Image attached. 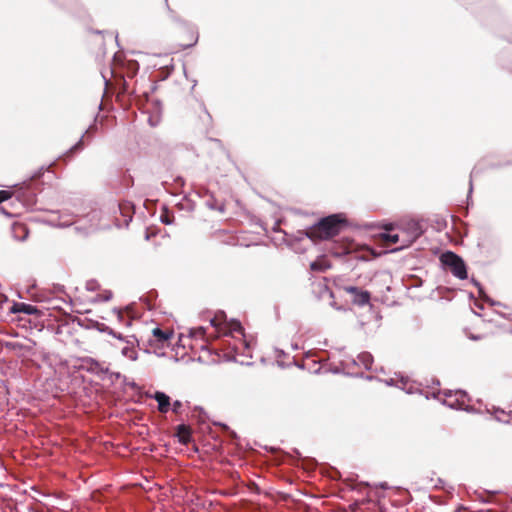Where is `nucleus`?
<instances>
[{
	"instance_id": "obj_44",
	"label": "nucleus",
	"mask_w": 512,
	"mask_h": 512,
	"mask_svg": "<svg viewBox=\"0 0 512 512\" xmlns=\"http://www.w3.org/2000/svg\"><path fill=\"white\" fill-rule=\"evenodd\" d=\"M433 384L439 385L440 382L438 380L434 381Z\"/></svg>"
},
{
	"instance_id": "obj_7",
	"label": "nucleus",
	"mask_w": 512,
	"mask_h": 512,
	"mask_svg": "<svg viewBox=\"0 0 512 512\" xmlns=\"http://www.w3.org/2000/svg\"><path fill=\"white\" fill-rule=\"evenodd\" d=\"M11 313H24L27 315H35L38 313L37 307L23 303V302H15L10 308Z\"/></svg>"
},
{
	"instance_id": "obj_1",
	"label": "nucleus",
	"mask_w": 512,
	"mask_h": 512,
	"mask_svg": "<svg viewBox=\"0 0 512 512\" xmlns=\"http://www.w3.org/2000/svg\"><path fill=\"white\" fill-rule=\"evenodd\" d=\"M409 395H418L425 400L430 398L440 401L442 404L458 410H467L471 397L462 389L456 390H438L435 386H422L421 388L415 386H398Z\"/></svg>"
},
{
	"instance_id": "obj_37",
	"label": "nucleus",
	"mask_w": 512,
	"mask_h": 512,
	"mask_svg": "<svg viewBox=\"0 0 512 512\" xmlns=\"http://www.w3.org/2000/svg\"><path fill=\"white\" fill-rule=\"evenodd\" d=\"M376 486L382 488V489H388V484L386 482H380Z\"/></svg>"
},
{
	"instance_id": "obj_35",
	"label": "nucleus",
	"mask_w": 512,
	"mask_h": 512,
	"mask_svg": "<svg viewBox=\"0 0 512 512\" xmlns=\"http://www.w3.org/2000/svg\"><path fill=\"white\" fill-rule=\"evenodd\" d=\"M0 387L3 389V391H5V392H7L8 394H10V393H11L10 388H15L16 386H7V385H4V386H0Z\"/></svg>"
},
{
	"instance_id": "obj_43",
	"label": "nucleus",
	"mask_w": 512,
	"mask_h": 512,
	"mask_svg": "<svg viewBox=\"0 0 512 512\" xmlns=\"http://www.w3.org/2000/svg\"><path fill=\"white\" fill-rule=\"evenodd\" d=\"M94 126H90L88 130H86V133H89L90 130H92Z\"/></svg>"
},
{
	"instance_id": "obj_13",
	"label": "nucleus",
	"mask_w": 512,
	"mask_h": 512,
	"mask_svg": "<svg viewBox=\"0 0 512 512\" xmlns=\"http://www.w3.org/2000/svg\"><path fill=\"white\" fill-rule=\"evenodd\" d=\"M354 304L364 306L370 301V293L368 291L360 290L354 297H352Z\"/></svg>"
},
{
	"instance_id": "obj_21",
	"label": "nucleus",
	"mask_w": 512,
	"mask_h": 512,
	"mask_svg": "<svg viewBox=\"0 0 512 512\" xmlns=\"http://www.w3.org/2000/svg\"><path fill=\"white\" fill-rule=\"evenodd\" d=\"M495 419L502 423H509V415L505 413V411L501 409H495L494 410Z\"/></svg>"
},
{
	"instance_id": "obj_3",
	"label": "nucleus",
	"mask_w": 512,
	"mask_h": 512,
	"mask_svg": "<svg viewBox=\"0 0 512 512\" xmlns=\"http://www.w3.org/2000/svg\"><path fill=\"white\" fill-rule=\"evenodd\" d=\"M343 221L339 214L327 216L313 225L307 236L311 239H329L340 232Z\"/></svg>"
},
{
	"instance_id": "obj_25",
	"label": "nucleus",
	"mask_w": 512,
	"mask_h": 512,
	"mask_svg": "<svg viewBox=\"0 0 512 512\" xmlns=\"http://www.w3.org/2000/svg\"><path fill=\"white\" fill-rule=\"evenodd\" d=\"M83 138H84V135H82V137L79 139V141L69 149L68 153H73L77 150H81L83 147Z\"/></svg>"
},
{
	"instance_id": "obj_11",
	"label": "nucleus",
	"mask_w": 512,
	"mask_h": 512,
	"mask_svg": "<svg viewBox=\"0 0 512 512\" xmlns=\"http://www.w3.org/2000/svg\"><path fill=\"white\" fill-rule=\"evenodd\" d=\"M176 436L181 444H188L191 441V429L185 424H180L176 428Z\"/></svg>"
},
{
	"instance_id": "obj_42",
	"label": "nucleus",
	"mask_w": 512,
	"mask_h": 512,
	"mask_svg": "<svg viewBox=\"0 0 512 512\" xmlns=\"http://www.w3.org/2000/svg\"><path fill=\"white\" fill-rule=\"evenodd\" d=\"M472 192V180H470V187H469V193Z\"/></svg>"
},
{
	"instance_id": "obj_27",
	"label": "nucleus",
	"mask_w": 512,
	"mask_h": 512,
	"mask_svg": "<svg viewBox=\"0 0 512 512\" xmlns=\"http://www.w3.org/2000/svg\"><path fill=\"white\" fill-rule=\"evenodd\" d=\"M194 410L195 411H199V419L204 422L206 419H207V414L206 412L204 411V409L200 406H195L194 407Z\"/></svg>"
},
{
	"instance_id": "obj_30",
	"label": "nucleus",
	"mask_w": 512,
	"mask_h": 512,
	"mask_svg": "<svg viewBox=\"0 0 512 512\" xmlns=\"http://www.w3.org/2000/svg\"><path fill=\"white\" fill-rule=\"evenodd\" d=\"M344 290L354 297L361 289H359V288H357L355 286H346L344 288Z\"/></svg>"
},
{
	"instance_id": "obj_22",
	"label": "nucleus",
	"mask_w": 512,
	"mask_h": 512,
	"mask_svg": "<svg viewBox=\"0 0 512 512\" xmlns=\"http://www.w3.org/2000/svg\"><path fill=\"white\" fill-rule=\"evenodd\" d=\"M382 237L385 241L396 244L400 240L399 234H390V233H384L382 234Z\"/></svg>"
},
{
	"instance_id": "obj_32",
	"label": "nucleus",
	"mask_w": 512,
	"mask_h": 512,
	"mask_svg": "<svg viewBox=\"0 0 512 512\" xmlns=\"http://www.w3.org/2000/svg\"><path fill=\"white\" fill-rule=\"evenodd\" d=\"M11 194L8 191L1 190L0 191V203L10 198Z\"/></svg>"
},
{
	"instance_id": "obj_2",
	"label": "nucleus",
	"mask_w": 512,
	"mask_h": 512,
	"mask_svg": "<svg viewBox=\"0 0 512 512\" xmlns=\"http://www.w3.org/2000/svg\"><path fill=\"white\" fill-rule=\"evenodd\" d=\"M102 213L100 210L92 209L85 215H77V219H72L70 214L62 213L58 220H50L55 227H69L75 224V230L83 235L89 234L100 227Z\"/></svg>"
},
{
	"instance_id": "obj_38",
	"label": "nucleus",
	"mask_w": 512,
	"mask_h": 512,
	"mask_svg": "<svg viewBox=\"0 0 512 512\" xmlns=\"http://www.w3.org/2000/svg\"><path fill=\"white\" fill-rule=\"evenodd\" d=\"M107 332L109 335L113 336V337H116V332L110 328H107Z\"/></svg>"
},
{
	"instance_id": "obj_9",
	"label": "nucleus",
	"mask_w": 512,
	"mask_h": 512,
	"mask_svg": "<svg viewBox=\"0 0 512 512\" xmlns=\"http://www.w3.org/2000/svg\"><path fill=\"white\" fill-rule=\"evenodd\" d=\"M87 365H88L87 370L90 371L91 373L98 375L101 380H102V376L108 375V368L104 367L103 364H101L93 359H90L87 362Z\"/></svg>"
},
{
	"instance_id": "obj_24",
	"label": "nucleus",
	"mask_w": 512,
	"mask_h": 512,
	"mask_svg": "<svg viewBox=\"0 0 512 512\" xmlns=\"http://www.w3.org/2000/svg\"><path fill=\"white\" fill-rule=\"evenodd\" d=\"M17 231H21L23 233V236L20 239L25 240L28 235V232H27L25 226L22 224L15 225L14 232L16 233Z\"/></svg>"
},
{
	"instance_id": "obj_4",
	"label": "nucleus",
	"mask_w": 512,
	"mask_h": 512,
	"mask_svg": "<svg viewBox=\"0 0 512 512\" xmlns=\"http://www.w3.org/2000/svg\"><path fill=\"white\" fill-rule=\"evenodd\" d=\"M442 265L458 279L467 278V268L463 259L451 251H446L440 256Z\"/></svg>"
},
{
	"instance_id": "obj_36",
	"label": "nucleus",
	"mask_w": 512,
	"mask_h": 512,
	"mask_svg": "<svg viewBox=\"0 0 512 512\" xmlns=\"http://www.w3.org/2000/svg\"><path fill=\"white\" fill-rule=\"evenodd\" d=\"M161 221H162L163 223H165V224H170V223H171V221H170V219H169V217H168V216H163V215H162V216H161Z\"/></svg>"
},
{
	"instance_id": "obj_19",
	"label": "nucleus",
	"mask_w": 512,
	"mask_h": 512,
	"mask_svg": "<svg viewBox=\"0 0 512 512\" xmlns=\"http://www.w3.org/2000/svg\"><path fill=\"white\" fill-rule=\"evenodd\" d=\"M328 267H329V265H327V263L324 259L314 261L310 265L311 270H314V271H324Z\"/></svg>"
},
{
	"instance_id": "obj_39",
	"label": "nucleus",
	"mask_w": 512,
	"mask_h": 512,
	"mask_svg": "<svg viewBox=\"0 0 512 512\" xmlns=\"http://www.w3.org/2000/svg\"><path fill=\"white\" fill-rule=\"evenodd\" d=\"M114 313H116V315L119 318V320H121V318H122L121 312L119 310H117V309H114Z\"/></svg>"
},
{
	"instance_id": "obj_16",
	"label": "nucleus",
	"mask_w": 512,
	"mask_h": 512,
	"mask_svg": "<svg viewBox=\"0 0 512 512\" xmlns=\"http://www.w3.org/2000/svg\"><path fill=\"white\" fill-rule=\"evenodd\" d=\"M206 206L211 209V210H217L221 213H223L225 211V206L223 203H220L218 202L216 199H214L213 197L209 198L208 200H206L205 202Z\"/></svg>"
},
{
	"instance_id": "obj_10",
	"label": "nucleus",
	"mask_w": 512,
	"mask_h": 512,
	"mask_svg": "<svg viewBox=\"0 0 512 512\" xmlns=\"http://www.w3.org/2000/svg\"><path fill=\"white\" fill-rule=\"evenodd\" d=\"M154 399L158 403V409L160 412L166 413L170 409V397L166 395L164 392H156L154 395Z\"/></svg>"
},
{
	"instance_id": "obj_26",
	"label": "nucleus",
	"mask_w": 512,
	"mask_h": 512,
	"mask_svg": "<svg viewBox=\"0 0 512 512\" xmlns=\"http://www.w3.org/2000/svg\"><path fill=\"white\" fill-rule=\"evenodd\" d=\"M475 284L479 287V293H480L481 298L484 301L489 302L491 305H495L496 302L492 301L487 295L484 294L482 288L480 287V284L478 282H475Z\"/></svg>"
},
{
	"instance_id": "obj_6",
	"label": "nucleus",
	"mask_w": 512,
	"mask_h": 512,
	"mask_svg": "<svg viewBox=\"0 0 512 512\" xmlns=\"http://www.w3.org/2000/svg\"><path fill=\"white\" fill-rule=\"evenodd\" d=\"M349 362H351L353 365H357V366L362 365L365 367V369L370 370L372 363H373V356L368 352H363L357 356V359H351V361H342L341 362L342 369H340L339 367H334L333 369H328L327 366L324 365V366H321L317 370V372H319L320 370H322L324 373L331 371L334 374L344 372L346 367H348Z\"/></svg>"
},
{
	"instance_id": "obj_15",
	"label": "nucleus",
	"mask_w": 512,
	"mask_h": 512,
	"mask_svg": "<svg viewBox=\"0 0 512 512\" xmlns=\"http://www.w3.org/2000/svg\"><path fill=\"white\" fill-rule=\"evenodd\" d=\"M189 337L195 340L201 339V340H207L206 335V328L200 326L197 328H191L189 330Z\"/></svg>"
},
{
	"instance_id": "obj_18",
	"label": "nucleus",
	"mask_w": 512,
	"mask_h": 512,
	"mask_svg": "<svg viewBox=\"0 0 512 512\" xmlns=\"http://www.w3.org/2000/svg\"><path fill=\"white\" fill-rule=\"evenodd\" d=\"M153 335L157 338L158 341L164 343L172 336V333L164 332L160 328H155L153 329Z\"/></svg>"
},
{
	"instance_id": "obj_40",
	"label": "nucleus",
	"mask_w": 512,
	"mask_h": 512,
	"mask_svg": "<svg viewBox=\"0 0 512 512\" xmlns=\"http://www.w3.org/2000/svg\"><path fill=\"white\" fill-rule=\"evenodd\" d=\"M325 292L329 295V297H333V294L331 291H329L327 288L325 289Z\"/></svg>"
},
{
	"instance_id": "obj_23",
	"label": "nucleus",
	"mask_w": 512,
	"mask_h": 512,
	"mask_svg": "<svg viewBox=\"0 0 512 512\" xmlns=\"http://www.w3.org/2000/svg\"><path fill=\"white\" fill-rule=\"evenodd\" d=\"M213 424L222 427L223 430H225L227 433H229V435L231 437H233V438L237 437L236 433L233 430H231L226 424L221 423V422H213Z\"/></svg>"
},
{
	"instance_id": "obj_34",
	"label": "nucleus",
	"mask_w": 512,
	"mask_h": 512,
	"mask_svg": "<svg viewBox=\"0 0 512 512\" xmlns=\"http://www.w3.org/2000/svg\"><path fill=\"white\" fill-rule=\"evenodd\" d=\"M360 376H361V378H363L364 380H367V381L374 380V377L371 374H367L365 376L363 374H361Z\"/></svg>"
},
{
	"instance_id": "obj_8",
	"label": "nucleus",
	"mask_w": 512,
	"mask_h": 512,
	"mask_svg": "<svg viewBox=\"0 0 512 512\" xmlns=\"http://www.w3.org/2000/svg\"><path fill=\"white\" fill-rule=\"evenodd\" d=\"M407 229L409 231V239L406 241L407 243L406 244L403 243L401 247L410 245L422 234V229L417 222L412 221V222L408 223Z\"/></svg>"
},
{
	"instance_id": "obj_45",
	"label": "nucleus",
	"mask_w": 512,
	"mask_h": 512,
	"mask_svg": "<svg viewBox=\"0 0 512 512\" xmlns=\"http://www.w3.org/2000/svg\"><path fill=\"white\" fill-rule=\"evenodd\" d=\"M30 512H38V511H36V510H32V509H31V510H30Z\"/></svg>"
},
{
	"instance_id": "obj_12",
	"label": "nucleus",
	"mask_w": 512,
	"mask_h": 512,
	"mask_svg": "<svg viewBox=\"0 0 512 512\" xmlns=\"http://www.w3.org/2000/svg\"><path fill=\"white\" fill-rule=\"evenodd\" d=\"M227 317L224 312L217 313L213 318L210 319V325L214 327L217 331L222 330V326L227 323Z\"/></svg>"
},
{
	"instance_id": "obj_14",
	"label": "nucleus",
	"mask_w": 512,
	"mask_h": 512,
	"mask_svg": "<svg viewBox=\"0 0 512 512\" xmlns=\"http://www.w3.org/2000/svg\"><path fill=\"white\" fill-rule=\"evenodd\" d=\"M396 378H388V379H379L383 384H396L397 382H401V384H408L410 379L408 376H404L402 373H395Z\"/></svg>"
},
{
	"instance_id": "obj_28",
	"label": "nucleus",
	"mask_w": 512,
	"mask_h": 512,
	"mask_svg": "<svg viewBox=\"0 0 512 512\" xmlns=\"http://www.w3.org/2000/svg\"><path fill=\"white\" fill-rule=\"evenodd\" d=\"M170 407L174 413L178 414L181 410L182 403H181V401L176 400L173 402V404Z\"/></svg>"
},
{
	"instance_id": "obj_5",
	"label": "nucleus",
	"mask_w": 512,
	"mask_h": 512,
	"mask_svg": "<svg viewBox=\"0 0 512 512\" xmlns=\"http://www.w3.org/2000/svg\"><path fill=\"white\" fill-rule=\"evenodd\" d=\"M218 333H223L225 335H231L234 337V333L239 334L242 338L239 341L238 344H234L232 349L236 354H238L242 349L243 350H249L250 344L247 342V340L244 338L243 334V328L240 324V322L236 320H230L227 323H225L224 326H222V330H219Z\"/></svg>"
},
{
	"instance_id": "obj_41",
	"label": "nucleus",
	"mask_w": 512,
	"mask_h": 512,
	"mask_svg": "<svg viewBox=\"0 0 512 512\" xmlns=\"http://www.w3.org/2000/svg\"><path fill=\"white\" fill-rule=\"evenodd\" d=\"M115 338H117V339H119V340H123L122 335H121V334H118V333H116V337H115Z\"/></svg>"
},
{
	"instance_id": "obj_29",
	"label": "nucleus",
	"mask_w": 512,
	"mask_h": 512,
	"mask_svg": "<svg viewBox=\"0 0 512 512\" xmlns=\"http://www.w3.org/2000/svg\"><path fill=\"white\" fill-rule=\"evenodd\" d=\"M344 290L354 297L361 289H359V288H357L355 286H346L344 288Z\"/></svg>"
},
{
	"instance_id": "obj_20",
	"label": "nucleus",
	"mask_w": 512,
	"mask_h": 512,
	"mask_svg": "<svg viewBox=\"0 0 512 512\" xmlns=\"http://www.w3.org/2000/svg\"><path fill=\"white\" fill-rule=\"evenodd\" d=\"M123 378V376L118 372H110L108 370V375L102 376L103 381H110L111 383H114L116 381H120Z\"/></svg>"
},
{
	"instance_id": "obj_31",
	"label": "nucleus",
	"mask_w": 512,
	"mask_h": 512,
	"mask_svg": "<svg viewBox=\"0 0 512 512\" xmlns=\"http://www.w3.org/2000/svg\"><path fill=\"white\" fill-rule=\"evenodd\" d=\"M112 298V292L111 291H105L103 295L98 296L99 301H109Z\"/></svg>"
},
{
	"instance_id": "obj_17",
	"label": "nucleus",
	"mask_w": 512,
	"mask_h": 512,
	"mask_svg": "<svg viewBox=\"0 0 512 512\" xmlns=\"http://www.w3.org/2000/svg\"><path fill=\"white\" fill-rule=\"evenodd\" d=\"M121 353L124 357L130 359V360H136L137 359V351L133 346L126 345L122 348Z\"/></svg>"
},
{
	"instance_id": "obj_33",
	"label": "nucleus",
	"mask_w": 512,
	"mask_h": 512,
	"mask_svg": "<svg viewBox=\"0 0 512 512\" xmlns=\"http://www.w3.org/2000/svg\"><path fill=\"white\" fill-rule=\"evenodd\" d=\"M86 287L88 290L94 291L97 288V282L94 280L88 281Z\"/></svg>"
}]
</instances>
